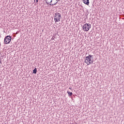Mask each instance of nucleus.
<instances>
[{
	"instance_id": "nucleus-1",
	"label": "nucleus",
	"mask_w": 124,
	"mask_h": 124,
	"mask_svg": "<svg viewBox=\"0 0 124 124\" xmlns=\"http://www.w3.org/2000/svg\"><path fill=\"white\" fill-rule=\"evenodd\" d=\"M85 62L88 65H90V64H92L93 62V56L89 55L85 58Z\"/></svg>"
},
{
	"instance_id": "nucleus-2",
	"label": "nucleus",
	"mask_w": 124,
	"mask_h": 124,
	"mask_svg": "<svg viewBox=\"0 0 124 124\" xmlns=\"http://www.w3.org/2000/svg\"><path fill=\"white\" fill-rule=\"evenodd\" d=\"M53 16L54 17L55 23H58V22H60V21H61L62 16L60 13L56 12L53 14Z\"/></svg>"
},
{
	"instance_id": "nucleus-3",
	"label": "nucleus",
	"mask_w": 124,
	"mask_h": 124,
	"mask_svg": "<svg viewBox=\"0 0 124 124\" xmlns=\"http://www.w3.org/2000/svg\"><path fill=\"white\" fill-rule=\"evenodd\" d=\"M91 28H92V26L91 25V24L89 23H86L83 25L82 27V30L84 31H89Z\"/></svg>"
},
{
	"instance_id": "nucleus-4",
	"label": "nucleus",
	"mask_w": 124,
	"mask_h": 124,
	"mask_svg": "<svg viewBox=\"0 0 124 124\" xmlns=\"http://www.w3.org/2000/svg\"><path fill=\"white\" fill-rule=\"evenodd\" d=\"M11 41V36H7L5 37L4 39V42L5 44H9Z\"/></svg>"
},
{
	"instance_id": "nucleus-5",
	"label": "nucleus",
	"mask_w": 124,
	"mask_h": 124,
	"mask_svg": "<svg viewBox=\"0 0 124 124\" xmlns=\"http://www.w3.org/2000/svg\"><path fill=\"white\" fill-rule=\"evenodd\" d=\"M83 2L84 4H86V5H89L90 4L89 0H83Z\"/></svg>"
},
{
	"instance_id": "nucleus-6",
	"label": "nucleus",
	"mask_w": 124,
	"mask_h": 124,
	"mask_svg": "<svg viewBox=\"0 0 124 124\" xmlns=\"http://www.w3.org/2000/svg\"><path fill=\"white\" fill-rule=\"evenodd\" d=\"M46 3L47 4H49V3H50V5H52L53 4H52V0H45Z\"/></svg>"
},
{
	"instance_id": "nucleus-7",
	"label": "nucleus",
	"mask_w": 124,
	"mask_h": 124,
	"mask_svg": "<svg viewBox=\"0 0 124 124\" xmlns=\"http://www.w3.org/2000/svg\"><path fill=\"white\" fill-rule=\"evenodd\" d=\"M59 0H52V1H54V3L52 4V5H56V4L58 3Z\"/></svg>"
},
{
	"instance_id": "nucleus-8",
	"label": "nucleus",
	"mask_w": 124,
	"mask_h": 124,
	"mask_svg": "<svg viewBox=\"0 0 124 124\" xmlns=\"http://www.w3.org/2000/svg\"><path fill=\"white\" fill-rule=\"evenodd\" d=\"M67 93L69 96H71L72 95V94H73L72 92H69L68 91L67 92Z\"/></svg>"
},
{
	"instance_id": "nucleus-9",
	"label": "nucleus",
	"mask_w": 124,
	"mask_h": 124,
	"mask_svg": "<svg viewBox=\"0 0 124 124\" xmlns=\"http://www.w3.org/2000/svg\"><path fill=\"white\" fill-rule=\"evenodd\" d=\"M36 72H37V70L36 68H35L33 70V73L34 74H36Z\"/></svg>"
},
{
	"instance_id": "nucleus-10",
	"label": "nucleus",
	"mask_w": 124,
	"mask_h": 124,
	"mask_svg": "<svg viewBox=\"0 0 124 124\" xmlns=\"http://www.w3.org/2000/svg\"><path fill=\"white\" fill-rule=\"evenodd\" d=\"M38 0H36V1L37 3L38 2Z\"/></svg>"
},
{
	"instance_id": "nucleus-11",
	"label": "nucleus",
	"mask_w": 124,
	"mask_h": 124,
	"mask_svg": "<svg viewBox=\"0 0 124 124\" xmlns=\"http://www.w3.org/2000/svg\"><path fill=\"white\" fill-rule=\"evenodd\" d=\"M69 90H72V89L71 88H69Z\"/></svg>"
}]
</instances>
